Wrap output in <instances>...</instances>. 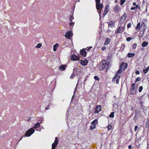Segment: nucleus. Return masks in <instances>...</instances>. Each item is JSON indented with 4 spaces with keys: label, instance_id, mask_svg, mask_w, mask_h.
<instances>
[{
    "label": "nucleus",
    "instance_id": "nucleus-63",
    "mask_svg": "<svg viewBox=\"0 0 149 149\" xmlns=\"http://www.w3.org/2000/svg\"><path fill=\"white\" fill-rule=\"evenodd\" d=\"M136 110L135 111V114L136 113Z\"/></svg>",
    "mask_w": 149,
    "mask_h": 149
},
{
    "label": "nucleus",
    "instance_id": "nucleus-43",
    "mask_svg": "<svg viewBox=\"0 0 149 149\" xmlns=\"http://www.w3.org/2000/svg\"><path fill=\"white\" fill-rule=\"evenodd\" d=\"M138 128V127L137 126H135L134 128V131L136 132L137 129Z\"/></svg>",
    "mask_w": 149,
    "mask_h": 149
},
{
    "label": "nucleus",
    "instance_id": "nucleus-12",
    "mask_svg": "<svg viewBox=\"0 0 149 149\" xmlns=\"http://www.w3.org/2000/svg\"><path fill=\"white\" fill-rule=\"evenodd\" d=\"M126 18V14L125 13H124L120 18V20L121 21L124 22Z\"/></svg>",
    "mask_w": 149,
    "mask_h": 149
},
{
    "label": "nucleus",
    "instance_id": "nucleus-26",
    "mask_svg": "<svg viewBox=\"0 0 149 149\" xmlns=\"http://www.w3.org/2000/svg\"><path fill=\"white\" fill-rule=\"evenodd\" d=\"M114 112H111L109 115V117L111 118H113L114 117Z\"/></svg>",
    "mask_w": 149,
    "mask_h": 149
},
{
    "label": "nucleus",
    "instance_id": "nucleus-45",
    "mask_svg": "<svg viewBox=\"0 0 149 149\" xmlns=\"http://www.w3.org/2000/svg\"><path fill=\"white\" fill-rule=\"evenodd\" d=\"M140 73H139V71H137L136 72H135V74H139Z\"/></svg>",
    "mask_w": 149,
    "mask_h": 149
},
{
    "label": "nucleus",
    "instance_id": "nucleus-64",
    "mask_svg": "<svg viewBox=\"0 0 149 149\" xmlns=\"http://www.w3.org/2000/svg\"><path fill=\"white\" fill-rule=\"evenodd\" d=\"M117 2L116 1H115V2Z\"/></svg>",
    "mask_w": 149,
    "mask_h": 149
},
{
    "label": "nucleus",
    "instance_id": "nucleus-59",
    "mask_svg": "<svg viewBox=\"0 0 149 149\" xmlns=\"http://www.w3.org/2000/svg\"><path fill=\"white\" fill-rule=\"evenodd\" d=\"M144 48H142L141 49V50H144Z\"/></svg>",
    "mask_w": 149,
    "mask_h": 149
},
{
    "label": "nucleus",
    "instance_id": "nucleus-2",
    "mask_svg": "<svg viewBox=\"0 0 149 149\" xmlns=\"http://www.w3.org/2000/svg\"><path fill=\"white\" fill-rule=\"evenodd\" d=\"M110 67V66L108 63H107L106 61L103 60L102 62L100 64L99 69L100 70H102L106 68L107 70Z\"/></svg>",
    "mask_w": 149,
    "mask_h": 149
},
{
    "label": "nucleus",
    "instance_id": "nucleus-27",
    "mask_svg": "<svg viewBox=\"0 0 149 149\" xmlns=\"http://www.w3.org/2000/svg\"><path fill=\"white\" fill-rule=\"evenodd\" d=\"M123 70V69H122L120 68L118 70L117 72V74H120L122 72Z\"/></svg>",
    "mask_w": 149,
    "mask_h": 149
},
{
    "label": "nucleus",
    "instance_id": "nucleus-29",
    "mask_svg": "<svg viewBox=\"0 0 149 149\" xmlns=\"http://www.w3.org/2000/svg\"><path fill=\"white\" fill-rule=\"evenodd\" d=\"M74 19V17L72 16H71V15H70V18L69 19V20L70 22L72 21V20Z\"/></svg>",
    "mask_w": 149,
    "mask_h": 149
},
{
    "label": "nucleus",
    "instance_id": "nucleus-19",
    "mask_svg": "<svg viewBox=\"0 0 149 149\" xmlns=\"http://www.w3.org/2000/svg\"><path fill=\"white\" fill-rule=\"evenodd\" d=\"M136 8H137L138 9H140L141 8L140 6H139L138 5H137L136 6L134 7H132L131 8V10H136Z\"/></svg>",
    "mask_w": 149,
    "mask_h": 149
},
{
    "label": "nucleus",
    "instance_id": "nucleus-48",
    "mask_svg": "<svg viewBox=\"0 0 149 149\" xmlns=\"http://www.w3.org/2000/svg\"><path fill=\"white\" fill-rule=\"evenodd\" d=\"M144 95H142V96H141L140 97V98H139V100H140V99H141V100H142V98L143 97V96H144Z\"/></svg>",
    "mask_w": 149,
    "mask_h": 149
},
{
    "label": "nucleus",
    "instance_id": "nucleus-1",
    "mask_svg": "<svg viewBox=\"0 0 149 149\" xmlns=\"http://www.w3.org/2000/svg\"><path fill=\"white\" fill-rule=\"evenodd\" d=\"M40 124L39 123H36L34 127H33L29 130H27L25 134V136H29L32 134H33L35 132V130L34 129V127L35 128H37L40 127Z\"/></svg>",
    "mask_w": 149,
    "mask_h": 149
},
{
    "label": "nucleus",
    "instance_id": "nucleus-28",
    "mask_svg": "<svg viewBox=\"0 0 149 149\" xmlns=\"http://www.w3.org/2000/svg\"><path fill=\"white\" fill-rule=\"evenodd\" d=\"M42 44L41 43H38L36 46L35 47L37 48H40Z\"/></svg>",
    "mask_w": 149,
    "mask_h": 149
},
{
    "label": "nucleus",
    "instance_id": "nucleus-8",
    "mask_svg": "<svg viewBox=\"0 0 149 149\" xmlns=\"http://www.w3.org/2000/svg\"><path fill=\"white\" fill-rule=\"evenodd\" d=\"M71 60L74 61H77L79 60L78 57L75 55H73L71 58Z\"/></svg>",
    "mask_w": 149,
    "mask_h": 149
},
{
    "label": "nucleus",
    "instance_id": "nucleus-49",
    "mask_svg": "<svg viewBox=\"0 0 149 149\" xmlns=\"http://www.w3.org/2000/svg\"><path fill=\"white\" fill-rule=\"evenodd\" d=\"M45 109H46V110H48L49 109L50 107L49 105H48L47 107L45 108Z\"/></svg>",
    "mask_w": 149,
    "mask_h": 149
},
{
    "label": "nucleus",
    "instance_id": "nucleus-16",
    "mask_svg": "<svg viewBox=\"0 0 149 149\" xmlns=\"http://www.w3.org/2000/svg\"><path fill=\"white\" fill-rule=\"evenodd\" d=\"M148 44V42H147L144 41L141 44L142 46L144 47L147 46Z\"/></svg>",
    "mask_w": 149,
    "mask_h": 149
},
{
    "label": "nucleus",
    "instance_id": "nucleus-52",
    "mask_svg": "<svg viewBox=\"0 0 149 149\" xmlns=\"http://www.w3.org/2000/svg\"><path fill=\"white\" fill-rule=\"evenodd\" d=\"M43 120L42 119V120H39V121H40V123H42V121Z\"/></svg>",
    "mask_w": 149,
    "mask_h": 149
},
{
    "label": "nucleus",
    "instance_id": "nucleus-37",
    "mask_svg": "<svg viewBox=\"0 0 149 149\" xmlns=\"http://www.w3.org/2000/svg\"><path fill=\"white\" fill-rule=\"evenodd\" d=\"M95 79L97 80H99V78L97 76H95L94 77Z\"/></svg>",
    "mask_w": 149,
    "mask_h": 149
},
{
    "label": "nucleus",
    "instance_id": "nucleus-44",
    "mask_svg": "<svg viewBox=\"0 0 149 149\" xmlns=\"http://www.w3.org/2000/svg\"><path fill=\"white\" fill-rule=\"evenodd\" d=\"M143 100H141V99H140V104H141V105H142V104H143V102H142V101ZM144 100H143V101H144Z\"/></svg>",
    "mask_w": 149,
    "mask_h": 149
},
{
    "label": "nucleus",
    "instance_id": "nucleus-30",
    "mask_svg": "<svg viewBox=\"0 0 149 149\" xmlns=\"http://www.w3.org/2000/svg\"><path fill=\"white\" fill-rule=\"evenodd\" d=\"M96 128V126L95 125H93V126H90V129L91 130H93Z\"/></svg>",
    "mask_w": 149,
    "mask_h": 149
},
{
    "label": "nucleus",
    "instance_id": "nucleus-40",
    "mask_svg": "<svg viewBox=\"0 0 149 149\" xmlns=\"http://www.w3.org/2000/svg\"><path fill=\"white\" fill-rule=\"evenodd\" d=\"M106 49V47L104 46V47H102V49L103 51H104Z\"/></svg>",
    "mask_w": 149,
    "mask_h": 149
},
{
    "label": "nucleus",
    "instance_id": "nucleus-24",
    "mask_svg": "<svg viewBox=\"0 0 149 149\" xmlns=\"http://www.w3.org/2000/svg\"><path fill=\"white\" fill-rule=\"evenodd\" d=\"M120 9V8L119 6H116L114 7V10L116 12H117Z\"/></svg>",
    "mask_w": 149,
    "mask_h": 149
},
{
    "label": "nucleus",
    "instance_id": "nucleus-4",
    "mask_svg": "<svg viewBox=\"0 0 149 149\" xmlns=\"http://www.w3.org/2000/svg\"><path fill=\"white\" fill-rule=\"evenodd\" d=\"M101 109V106L99 105H97L95 108V113H98Z\"/></svg>",
    "mask_w": 149,
    "mask_h": 149
},
{
    "label": "nucleus",
    "instance_id": "nucleus-3",
    "mask_svg": "<svg viewBox=\"0 0 149 149\" xmlns=\"http://www.w3.org/2000/svg\"><path fill=\"white\" fill-rule=\"evenodd\" d=\"M120 78V76H118L117 74H116L113 77L112 79V81L115 82L116 81L117 84H118Z\"/></svg>",
    "mask_w": 149,
    "mask_h": 149
},
{
    "label": "nucleus",
    "instance_id": "nucleus-7",
    "mask_svg": "<svg viewBox=\"0 0 149 149\" xmlns=\"http://www.w3.org/2000/svg\"><path fill=\"white\" fill-rule=\"evenodd\" d=\"M120 68L123 69H125L127 68V64L125 63H123L121 64Z\"/></svg>",
    "mask_w": 149,
    "mask_h": 149
},
{
    "label": "nucleus",
    "instance_id": "nucleus-5",
    "mask_svg": "<svg viewBox=\"0 0 149 149\" xmlns=\"http://www.w3.org/2000/svg\"><path fill=\"white\" fill-rule=\"evenodd\" d=\"M72 32L70 31L67 32L65 34V37L68 39H70L72 36Z\"/></svg>",
    "mask_w": 149,
    "mask_h": 149
},
{
    "label": "nucleus",
    "instance_id": "nucleus-46",
    "mask_svg": "<svg viewBox=\"0 0 149 149\" xmlns=\"http://www.w3.org/2000/svg\"><path fill=\"white\" fill-rule=\"evenodd\" d=\"M57 145H56L55 144H54V145L53 146L52 144V146H53V147H54L55 148H56L57 146Z\"/></svg>",
    "mask_w": 149,
    "mask_h": 149
},
{
    "label": "nucleus",
    "instance_id": "nucleus-6",
    "mask_svg": "<svg viewBox=\"0 0 149 149\" xmlns=\"http://www.w3.org/2000/svg\"><path fill=\"white\" fill-rule=\"evenodd\" d=\"M96 8L97 10H99L100 9H102L103 8V5L101 3L96 4Z\"/></svg>",
    "mask_w": 149,
    "mask_h": 149
},
{
    "label": "nucleus",
    "instance_id": "nucleus-21",
    "mask_svg": "<svg viewBox=\"0 0 149 149\" xmlns=\"http://www.w3.org/2000/svg\"><path fill=\"white\" fill-rule=\"evenodd\" d=\"M98 123V121L97 119H95L93 121L91 122V124L93 125H95Z\"/></svg>",
    "mask_w": 149,
    "mask_h": 149
},
{
    "label": "nucleus",
    "instance_id": "nucleus-15",
    "mask_svg": "<svg viewBox=\"0 0 149 149\" xmlns=\"http://www.w3.org/2000/svg\"><path fill=\"white\" fill-rule=\"evenodd\" d=\"M107 23L108 24L109 27H113L114 26V22H111V23H110L109 22H107Z\"/></svg>",
    "mask_w": 149,
    "mask_h": 149
},
{
    "label": "nucleus",
    "instance_id": "nucleus-36",
    "mask_svg": "<svg viewBox=\"0 0 149 149\" xmlns=\"http://www.w3.org/2000/svg\"><path fill=\"white\" fill-rule=\"evenodd\" d=\"M132 39V38L131 37H128L126 38V40L127 41H129L130 40H131Z\"/></svg>",
    "mask_w": 149,
    "mask_h": 149
},
{
    "label": "nucleus",
    "instance_id": "nucleus-10",
    "mask_svg": "<svg viewBox=\"0 0 149 149\" xmlns=\"http://www.w3.org/2000/svg\"><path fill=\"white\" fill-rule=\"evenodd\" d=\"M131 93L130 94H135L136 93V91L135 90V87H131Z\"/></svg>",
    "mask_w": 149,
    "mask_h": 149
},
{
    "label": "nucleus",
    "instance_id": "nucleus-17",
    "mask_svg": "<svg viewBox=\"0 0 149 149\" xmlns=\"http://www.w3.org/2000/svg\"><path fill=\"white\" fill-rule=\"evenodd\" d=\"M135 55V54L134 53H129L127 54V56L128 57H134Z\"/></svg>",
    "mask_w": 149,
    "mask_h": 149
},
{
    "label": "nucleus",
    "instance_id": "nucleus-25",
    "mask_svg": "<svg viewBox=\"0 0 149 149\" xmlns=\"http://www.w3.org/2000/svg\"><path fill=\"white\" fill-rule=\"evenodd\" d=\"M149 67H148L146 69H144L143 70V72L145 73V74H146V73L148 72V71H149Z\"/></svg>",
    "mask_w": 149,
    "mask_h": 149
},
{
    "label": "nucleus",
    "instance_id": "nucleus-47",
    "mask_svg": "<svg viewBox=\"0 0 149 149\" xmlns=\"http://www.w3.org/2000/svg\"><path fill=\"white\" fill-rule=\"evenodd\" d=\"M74 76V75L72 74V75L70 77V79H72L73 77Z\"/></svg>",
    "mask_w": 149,
    "mask_h": 149
},
{
    "label": "nucleus",
    "instance_id": "nucleus-42",
    "mask_svg": "<svg viewBox=\"0 0 149 149\" xmlns=\"http://www.w3.org/2000/svg\"><path fill=\"white\" fill-rule=\"evenodd\" d=\"M70 26H73L74 24V22H70Z\"/></svg>",
    "mask_w": 149,
    "mask_h": 149
},
{
    "label": "nucleus",
    "instance_id": "nucleus-31",
    "mask_svg": "<svg viewBox=\"0 0 149 149\" xmlns=\"http://www.w3.org/2000/svg\"><path fill=\"white\" fill-rule=\"evenodd\" d=\"M126 0H120V5L121 6H122L124 3L125 2Z\"/></svg>",
    "mask_w": 149,
    "mask_h": 149
},
{
    "label": "nucleus",
    "instance_id": "nucleus-58",
    "mask_svg": "<svg viewBox=\"0 0 149 149\" xmlns=\"http://www.w3.org/2000/svg\"><path fill=\"white\" fill-rule=\"evenodd\" d=\"M56 148L54 147H53V146H52V149H55Z\"/></svg>",
    "mask_w": 149,
    "mask_h": 149
},
{
    "label": "nucleus",
    "instance_id": "nucleus-35",
    "mask_svg": "<svg viewBox=\"0 0 149 149\" xmlns=\"http://www.w3.org/2000/svg\"><path fill=\"white\" fill-rule=\"evenodd\" d=\"M136 45H137V44L136 43H134L133 45V48L134 49H136Z\"/></svg>",
    "mask_w": 149,
    "mask_h": 149
},
{
    "label": "nucleus",
    "instance_id": "nucleus-38",
    "mask_svg": "<svg viewBox=\"0 0 149 149\" xmlns=\"http://www.w3.org/2000/svg\"><path fill=\"white\" fill-rule=\"evenodd\" d=\"M140 25V23H139L137 24L136 28V29H137L138 28H139Z\"/></svg>",
    "mask_w": 149,
    "mask_h": 149
},
{
    "label": "nucleus",
    "instance_id": "nucleus-32",
    "mask_svg": "<svg viewBox=\"0 0 149 149\" xmlns=\"http://www.w3.org/2000/svg\"><path fill=\"white\" fill-rule=\"evenodd\" d=\"M141 79L139 77H137L135 81V83H136L137 82L139 81H140Z\"/></svg>",
    "mask_w": 149,
    "mask_h": 149
},
{
    "label": "nucleus",
    "instance_id": "nucleus-18",
    "mask_svg": "<svg viewBox=\"0 0 149 149\" xmlns=\"http://www.w3.org/2000/svg\"><path fill=\"white\" fill-rule=\"evenodd\" d=\"M66 66V65H61L59 67V69L62 71L64 70L65 69V68Z\"/></svg>",
    "mask_w": 149,
    "mask_h": 149
},
{
    "label": "nucleus",
    "instance_id": "nucleus-57",
    "mask_svg": "<svg viewBox=\"0 0 149 149\" xmlns=\"http://www.w3.org/2000/svg\"><path fill=\"white\" fill-rule=\"evenodd\" d=\"M133 5L134 6H136L137 5L136 4V3L134 2L133 3Z\"/></svg>",
    "mask_w": 149,
    "mask_h": 149
},
{
    "label": "nucleus",
    "instance_id": "nucleus-34",
    "mask_svg": "<svg viewBox=\"0 0 149 149\" xmlns=\"http://www.w3.org/2000/svg\"><path fill=\"white\" fill-rule=\"evenodd\" d=\"M111 127H112V126L111 124L109 125L108 126V130H110L111 129Z\"/></svg>",
    "mask_w": 149,
    "mask_h": 149
},
{
    "label": "nucleus",
    "instance_id": "nucleus-20",
    "mask_svg": "<svg viewBox=\"0 0 149 149\" xmlns=\"http://www.w3.org/2000/svg\"><path fill=\"white\" fill-rule=\"evenodd\" d=\"M110 41V39L108 38H107L106 39L105 41L104 42V45H108L109 44V42Z\"/></svg>",
    "mask_w": 149,
    "mask_h": 149
},
{
    "label": "nucleus",
    "instance_id": "nucleus-62",
    "mask_svg": "<svg viewBox=\"0 0 149 149\" xmlns=\"http://www.w3.org/2000/svg\"><path fill=\"white\" fill-rule=\"evenodd\" d=\"M109 29H108L107 31H109Z\"/></svg>",
    "mask_w": 149,
    "mask_h": 149
},
{
    "label": "nucleus",
    "instance_id": "nucleus-23",
    "mask_svg": "<svg viewBox=\"0 0 149 149\" xmlns=\"http://www.w3.org/2000/svg\"><path fill=\"white\" fill-rule=\"evenodd\" d=\"M59 141H58L57 138V137H56L55 138V140L54 142L52 143V145L53 146L54 144L56 145H58V143Z\"/></svg>",
    "mask_w": 149,
    "mask_h": 149
},
{
    "label": "nucleus",
    "instance_id": "nucleus-14",
    "mask_svg": "<svg viewBox=\"0 0 149 149\" xmlns=\"http://www.w3.org/2000/svg\"><path fill=\"white\" fill-rule=\"evenodd\" d=\"M80 53L81 54L83 57H85L86 56V51L83 49H81L80 50Z\"/></svg>",
    "mask_w": 149,
    "mask_h": 149
},
{
    "label": "nucleus",
    "instance_id": "nucleus-51",
    "mask_svg": "<svg viewBox=\"0 0 149 149\" xmlns=\"http://www.w3.org/2000/svg\"><path fill=\"white\" fill-rule=\"evenodd\" d=\"M118 33H120V32H119V31H118V29L117 31H116L115 32V34H117Z\"/></svg>",
    "mask_w": 149,
    "mask_h": 149
},
{
    "label": "nucleus",
    "instance_id": "nucleus-60",
    "mask_svg": "<svg viewBox=\"0 0 149 149\" xmlns=\"http://www.w3.org/2000/svg\"><path fill=\"white\" fill-rule=\"evenodd\" d=\"M77 1H79V0H76Z\"/></svg>",
    "mask_w": 149,
    "mask_h": 149
},
{
    "label": "nucleus",
    "instance_id": "nucleus-9",
    "mask_svg": "<svg viewBox=\"0 0 149 149\" xmlns=\"http://www.w3.org/2000/svg\"><path fill=\"white\" fill-rule=\"evenodd\" d=\"M81 63L83 65H86L88 63V61L87 60H81L80 61Z\"/></svg>",
    "mask_w": 149,
    "mask_h": 149
},
{
    "label": "nucleus",
    "instance_id": "nucleus-22",
    "mask_svg": "<svg viewBox=\"0 0 149 149\" xmlns=\"http://www.w3.org/2000/svg\"><path fill=\"white\" fill-rule=\"evenodd\" d=\"M58 45L57 43H56L55 45H53V50L54 51H55L56 50V48L58 47Z\"/></svg>",
    "mask_w": 149,
    "mask_h": 149
},
{
    "label": "nucleus",
    "instance_id": "nucleus-13",
    "mask_svg": "<svg viewBox=\"0 0 149 149\" xmlns=\"http://www.w3.org/2000/svg\"><path fill=\"white\" fill-rule=\"evenodd\" d=\"M125 26H120L118 29L120 33H121L125 30Z\"/></svg>",
    "mask_w": 149,
    "mask_h": 149
},
{
    "label": "nucleus",
    "instance_id": "nucleus-41",
    "mask_svg": "<svg viewBox=\"0 0 149 149\" xmlns=\"http://www.w3.org/2000/svg\"><path fill=\"white\" fill-rule=\"evenodd\" d=\"M95 1H96V4L98 3H100V0H95Z\"/></svg>",
    "mask_w": 149,
    "mask_h": 149
},
{
    "label": "nucleus",
    "instance_id": "nucleus-54",
    "mask_svg": "<svg viewBox=\"0 0 149 149\" xmlns=\"http://www.w3.org/2000/svg\"><path fill=\"white\" fill-rule=\"evenodd\" d=\"M31 120V118L30 117L29 118V119L27 120V121L28 122H29V121H30Z\"/></svg>",
    "mask_w": 149,
    "mask_h": 149
},
{
    "label": "nucleus",
    "instance_id": "nucleus-61",
    "mask_svg": "<svg viewBox=\"0 0 149 149\" xmlns=\"http://www.w3.org/2000/svg\"><path fill=\"white\" fill-rule=\"evenodd\" d=\"M22 138V137L21 139H20V140H19V141H20V140H21Z\"/></svg>",
    "mask_w": 149,
    "mask_h": 149
},
{
    "label": "nucleus",
    "instance_id": "nucleus-55",
    "mask_svg": "<svg viewBox=\"0 0 149 149\" xmlns=\"http://www.w3.org/2000/svg\"><path fill=\"white\" fill-rule=\"evenodd\" d=\"M131 148H132V146L131 145H130L128 146V148L129 149H131Z\"/></svg>",
    "mask_w": 149,
    "mask_h": 149
},
{
    "label": "nucleus",
    "instance_id": "nucleus-50",
    "mask_svg": "<svg viewBox=\"0 0 149 149\" xmlns=\"http://www.w3.org/2000/svg\"><path fill=\"white\" fill-rule=\"evenodd\" d=\"M135 86V83H132V84L131 87H134V86Z\"/></svg>",
    "mask_w": 149,
    "mask_h": 149
},
{
    "label": "nucleus",
    "instance_id": "nucleus-56",
    "mask_svg": "<svg viewBox=\"0 0 149 149\" xmlns=\"http://www.w3.org/2000/svg\"><path fill=\"white\" fill-rule=\"evenodd\" d=\"M98 13H99V15H100H100H101V14H102V13H101V11H99V12H98Z\"/></svg>",
    "mask_w": 149,
    "mask_h": 149
},
{
    "label": "nucleus",
    "instance_id": "nucleus-39",
    "mask_svg": "<svg viewBox=\"0 0 149 149\" xmlns=\"http://www.w3.org/2000/svg\"><path fill=\"white\" fill-rule=\"evenodd\" d=\"M131 23H129L127 25V27L128 28H130L131 27Z\"/></svg>",
    "mask_w": 149,
    "mask_h": 149
},
{
    "label": "nucleus",
    "instance_id": "nucleus-11",
    "mask_svg": "<svg viewBox=\"0 0 149 149\" xmlns=\"http://www.w3.org/2000/svg\"><path fill=\"white\" fill-rule=\"evenodd\" d=\"M109 5H107L105 7V9L104 11V12L103 13V17H104L105 15L108 12V7Z\"/></svg>",
    "mask_w": 149,
    "mask_h": 149
},
{
    "label": "nucleus",
    "instance_id": "nucleus-33",
    "mask_svg": "<svg viewBox=\"0 0 149 149\" xmlns=\"http://www.w3.org/2000/svg\"><path fill=\"white\" fill-rule=\"evenodd\" d=\"M143 89V87L142 86H140L139 88V92H141Z\"/></svg>",
    "mask_w": 149,
    "mask_h": 149
},
{
    "label": "nucleus",
    "instance_id": "nucleus-53",
    "mask_svg": "<svg viewBox=\"0 0 149 149\" xmlns=\"http://www.w3.org/2000/svg\"><path fill=\"white\" fill-rule=\"evenodd\" d=\"M147 123L149 125V118L148 119V121L147 122Z\"/></svg>",
    "mask_w": 149,
    "mask_h": 149
}]
</instances>
